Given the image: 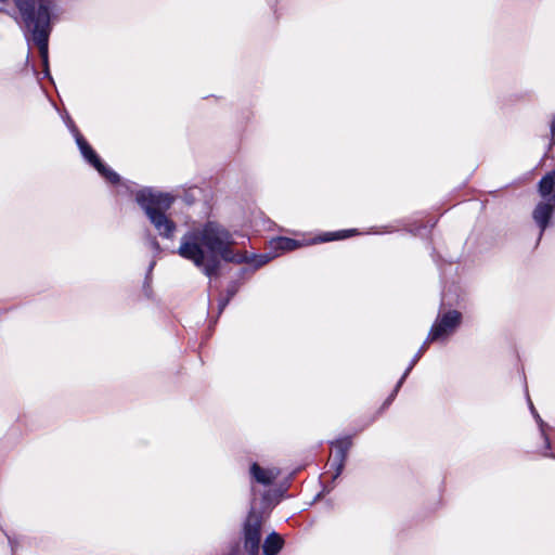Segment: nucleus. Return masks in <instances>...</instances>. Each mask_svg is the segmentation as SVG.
Here are the masks:
<instances>
[{
	"label": "nucleus",
	"instance_id": "obj_1",
	"mask_svg": "<svg viewBox=\"0 0 555 555\" xmlns=\"http://www.w3.org/2000/svg\"><path fill=\"white\" fill-rule=\"evenodd\" d=\"M234 244L233 235L223 225L208 221L182 235L178 254L211 278L219 271L220 259L234 263L251 261L246 253L235 251Z\"/></svg>",
	"mask_w": 555,
	"mask_h": 555
},
{
	"label": "nucleus",
	"instance_id": "obj_2",
	"mask_svg": "<svg viewBox=\"0 0 555 555\" xmlns=\"http://www.w3.org/2000/svg\"><path fill=\"white\" fill-rule=\"evenodd\" d=\"M8 0H0L5 3ZM27 35L39 49L46 69L48 68V40L50 35L51 15L55 10L52 0H14Z\"/></svg>",
	"mask_w": 555,
	"mask_h": 555
},
{
	"label": "nucleus",
	"instance_id": "obj_3",
	"mask_svg": "<svg viewBox=\"0 0 555 555\" xmlns=\"http://www.w3.org/2000/svg\"><path fill=\"white\" fill-rule=\"evenodd\" d=\"M135 199L158 234L166 238H172L177 227L166 215V210L171 207L175 199L173 196L168 193L153 191L152 189H143L137 193Z\"/></svg>",
	"mask_w": 555,
	"mask_h": 555
},
{
	"label": "nucleus",
	"instance_id": "obj_4",
	"mask_svg": "<svg viewBox=\"0 0 555 555\" xmlns=\"http://www.w3.org/2000/svg\"><path fill=\"white\" fill-rule=\"evenodd\" d=\"M461 318H462V315H461V313L459 311L452 310V311L446 312L444 314H442L441 317H439L437 319V321L435 322V324L433 325V327L430 330V333L428 335L427 340L424 343V345L422 346L420 352L415 356V358L413 359L412 363L406 369V371L404 372V374L401 377V379L398 382V384L396 386V389H395L393 393L390 396V398L388 399V401H391L393 399V397L397 393L398 389L401 387L403 380L405 379V377L408 376V374L412 370L413 365L418 361V359L421 358L422 353L427 348L428 344L430 341L442 339V338L451 335L455 331V328L460 325Z\"/></svg>",
	"mask_w": 555,
	"mask_h": 555
},
{
	"label": "nucleus",
	"instance_id": "obj_5",
	"mask_svg": "<svg viewBox=\"0 0 555 555\" xmlns=\"http://www.w3.org/2000/svg\"><path fill=\"white\" fill-rule=\"evenodd\" d=\"M76 142L83 157L100 172L101 176L112 183H116L119 180L118 175L101 162L99 156L81 134H76Z\"/></svg>",
	"mask_w": 555,
	"mask_h": 555
},
{
	"label": "nucleus",
	"instance_id": "obj_6",
	"mask_svg": "<svg viewBox=\"0 0 555 555\" xmlns=\"http://www.w3.org/2000/svg\"><path fill=\"white\" fill-rule=\"evenodd\" d=\"M261 524V516L250 512L245 524V548L249 555L259 553Z\"/></svg>",
	"mask_w": 555,
	"mask_h": 555
},
{
	"label": "nucleus",
	"instance_id": "obj_7",
	"mask_svg": "<svg viewBox=\"0 0 555 555\" xmlns=\"http://www.w3.org/2000/svg\"><path fill=\"white\" fill-rule=\"evenodd\" d=\"M544 198L545 201H541L540 203H538L532 212V218L540 228L539 240L541 238L543 232L547 228L548 220L555 210V201L550 197Z\"/></svg>",
	"mask_w": 555,
	"mask_h": 555
},
{
	"label": "nucleus",
	"instance_id": "obj_8",
	"mask_svg": "<svg viewBox=\"0 0 555 555\" xmlns=\"http://www.w3.org/2000/svg\"><path fill=\"white\" fill-rule=\"evenodd\" d=\"M250 473L257 482L262 485H271L280 475L278 468H262L254 463L250 467Z\"/></svg>",
	"mask_w": 555,
	"mask_h": 555
},
{
	"label": "nucleus",
	"instance_id": "obj_9",
	"mask_svg": "<svg viewBox=\"0 0 555 555\" xmlns=\"http://www.w3.org/2000/svg\"><path fill=\"white\" fill-rule=\"evenodd\" d=\"M539 193L542 197H550L555 201V170L541 179L539 182Z\"/></svg>",
	"mask_w": 555,
	"mask_h": 555
},
{
	"label": "nucleus",
	"instance_id": "obj_10",
	"mask_svg": "<svg viewBox=\"0 0 555 555\" xmlns=\"http://www.w3.org/2000/svg\"><path fill=\"white\" fill-rule=\"evenodd\" d=\"M350 444L351 441L348 438L335 442V459L338 461V466L334 478H336L343 469L344 461Z\"/></svg>",
	"mask_w": 555,
	"mask_h": 555
},
{
	"label": "nucleus",
	"instance_id": "obj_11",
	"mask_svg": "<svg viewBox=\"0 0 555 555\" xmlns=\"http://www.w3.org/2000/svg\"><path fill=\"white\" fill-rule=\"evenodd\" d=\"M283 546V539L278 533L273 532L267 537L263 543V553L266 555H276Z\"/></svg>",
	"mask_w": 555,
	"mask_h": 555
},
{
	"label": "nucleus",
	"instance_id": "obj_12",
	"mask_svg": "<svg viewBox=\"0 0 555 555\" xmlns=\"http://www.w3.org/2000/svg\"><path fill=\"white\" fill-rule=\"evenodd\" d=\"M271 247L276 250H294L299 247V243L288 237H278L271 241Z\"/></svg>",
	"mask_w": 555,
	"mask_h": 555
},
{
	"label": "nucleus",
	"instance_id": "obj_13",
	"mask_svg": "<svg viewBox=\"0 0 555 555\" xmlns=\"http://www.w3.org/2000/svg\"><path fill=\"white\" fill-rule=\"evenodd\" d=\"M350 233H351V231H341V232L332 233V234H330L331 236H326V237L322 238V241L345 238V237L349 236Z\"/></svg>",
	"mask_w": 555,
	"mask_h": 555
},
{
	"label": "nucleus",
	"instance_id": "obj_14",
	"mask_svg": "<svg viewBox=\"0 0 555 555\" xmlns=\"http://www.w3.org/2000/svg\"><path fill=\"white\" fill-rule=\"evenodd\" d=\"M258 258H259V260L257 261L258 267L267 263L271 259V257H268L267 255H261Z\"/></svg>",
	"mask_w": 555,
	"mask_h": 555
},
{
	"label": "nucleus",
	"instance_id": "obj_15",
	"mask_svg": "<svg viewBox=\"0 0 555 555\" xmlns=\"http://www.w3.org/2000/svg\"><path fill=\"white\" fill-rule=\"evenodd\" d=\"M551 132H552V135L555 137V115L553 116L552 121H551Z\"/></svg>",
	"mask_w": 555,
	"mask_h": 555
},
{
	"label": "nucleus",
	"instance_id": "obj_16",
	"mask_svg": "<svg viewBox=\"0 0 555 555\" xmlns=\"http://www.w3.org/2000/svg\"><path fill=\"white\" fill-rule=\"evenodd\" d=\"M151 244L156 249L159 247V245H158V243H157V241L155 238H152Z\"/></svg>",
	"mask_w": 555,
	"mask_h": 555
},
{
	"label": "nucleus",
	"instance_id": "obj_17",
	"mask_svg": "<svg viewBox=\"0 0 555 555\" xmlns=\"http://www.w3.org/2000/svg\"><path fill=\"white\" fill-rule=\"evenodd\" d=\"M531 411H532V413L534 414V416H535L537 418H540V417H539V415L535 413V410H534V408H533V405H532V404H531Z\"/></svg>",
	"mask_w": 555,
	"mask_h": 555
}]
</instances>
